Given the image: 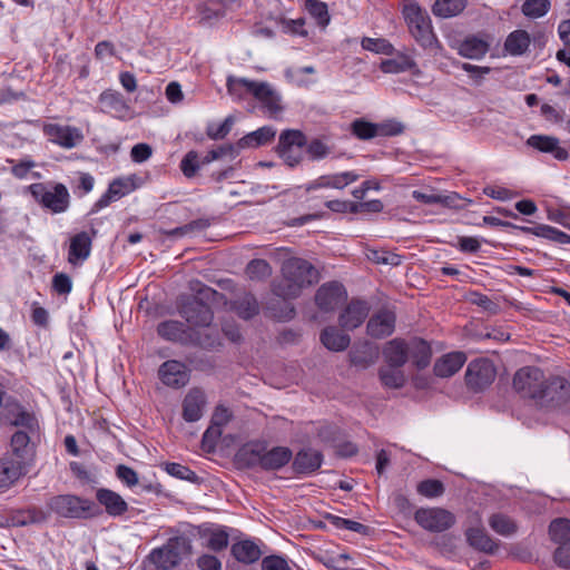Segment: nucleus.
<instances>
[{"instance_id": "nucleus-1", "label": "nucleus", "mask_w": 570, "mask_h": 570, "mask_svg": "<svg viewBox=\"0 0 570 570\" xmlns=\"http://www.w3.org/2000/svg\"><path fill=\"white\" fill-rule=\"evenodd\" d=\"M318 278V272L312 263L291 257L282 264V279L275 286V293L284 299L296 298L304 288L317 283Z\"/></svg>"}, {"instance_id": "nucleus-2", "label": "nucleus", "mask_w": 570, "mask_h": 570, "mask_svg": "<svg viewBox=\"0 0 570 570\" xmlns=\"http://www.w3.org/2000/svg\"><path fill=\"white\" fill-rule=\"evenodd\" d=\"M226 87L236 99L253 96L271 118L277 119L284 109L279 94L268 82L228 76Z\"/></svg>"}, {"instance_id": "nucleus-3", "label": "nucleus", "mask_w": 570, "mask_h": 570, "mask_svg": "<svg viewBox=\"0 0 570 570\" xmlns=\"http://www.w3.org/2000/svg\"><path fill=\"white\" fill-rule=\"evenodd\" d=\"M191 289L196 292V296L181 298L178 304V312L190 325L189 327L194 330L209 328L214 315L206 302L215 301L218 293L200 282H196Z\"/></svg>"}, {"instance_id": "nucleus-4", "label": "nucleus", "mask_w": 570, "mask_h": 570, "mask_svg": "<svg viewBox=\"0 0 570 570\" xmlns=\"http://www.w3.org/2000/svg\"><path fill=\"white\" fill-rule=\"evenodd\" d=\"M157 333L166 341L194 344L202 347H213L216 344L217 336L213 330L202 335L198 330L186 326L179 321H165L158 324Z\"/></svg>"}, {"instance_id": "nucleus-5", "label": "nucleus", "mask_w": 570, "mask_h": 570, "mask_svg": "<svg viewBox=\"0 0 570 570\" xmlns=\"http://www.w3.org/2000/svg\"><path fill=\"white\" fill-rule=\"evenodd\" d=\"M28 189L35 200L50 214H62L70 207L69 190L61 183H35Z\"/></svg>"}, {"instance_id": "nucleus-6", "label": "nucleus", "mask_w": 570, "mask_h": 570, "mask_svg": "<svg viewBox=\"0 0 570 570\" xmlns=\"http://www.w3.org/2000/svg\"><path fill=\"white\" fill-rule=\"evenodd\" d=\"M403 14L416 42L425 49H433L438 45V39L432 30L431 19L426 11L422 10L416 3H410L404 7Z\"/></svg>"}, {"instance_id": "nucleus-7", "label": "nucleus", "mask_w": 570, "mask_h": 570, "mask_svg": "<svg viewBox=\"0 0 570 570\" xmlns=\"http://www.w3.org/2000/svg\"><path fill=\"white\" fill-rule=\"evenodd\" d=\"M191 551L190 540L185 535L169 538L161 548L154 549L149 560L158 569L169 570L179 564L184 556Z\"/></svg>"}, {"instance_id": "nucleus-8", "label": "nucleus", "mask_w": 570, "mask_h": 570, "mask_svg": "<svg viewBox=\"0 0 570 570\" xmlns=\"http://www.w3.org/2000/svg\"><path fill=\"white\" fill-rule=\"evenodd\" d=\"M546 379L544 373L539 367L524 366L515 372L513 389L522 397L531 399L537 403Z\"/></svg>"}, {"instance_id": "nucleus-9", "label": "nucleus", "mask_w": 570, "mask_h": 570, "mask_svg": "<svg viewBox=\"0 0 570 570\" xmlns=\"http://www.w3.org/2000/svg\"><path fill=\"white\" fill-rule=\"evenodd\" d=\"M415 522L429 532L440 533L451 529L455 522V515L443 508H419L414 513Z\"/></svg>"}, {"instance_id": "nucleus-10", "label": "nucleus", "mask_w": 570, "mask_h": 570, "mask_svg": "<svg viewBox=\"0 0 570 570\" xmlns=\"http://www.w3.org/2000/svg\"><path fill=\"white\" fill-rule=\"evenodd\" d=\"M50 510L63 518L82 519L90 517L94 503L71 494L56 495L48 503Z\"/></svg>"}, {"instance_id": "nucleus-11", "label": "nucleus", "mask_w": 570, "mask_h": 570, "mask_svg": "<svg viewBox=\"0 0 570 570\" xmlns=\"http://www.w3.org/2000/svg\"><path fill=\"white\" fill-rule=\"evenodd\" d=\"M537 405L540 407L556 409L564 405L570 399V383L561 376L546 379L541 389Z\"/></svg>"}, {"instance_id": "nucleus-12", "label": "nucleus", "mask_w": 570, "mask_h": 570, "mask_svg": "<svg viewBox=\"0 0 570 570\" xmlns=\"http://www.w3.org/2000/svg\"><path fill=\"white\" fill-rule=\"evenodd\" d=\"M495 376L497 371L493 363L487 358H480L468 365L465 382L471 390L479 392L490 386Z\"/></svg>"}, {"instance_id": "nucleus-13", "label": "nucleus", "mask_w": 570, "mask_h": 570, "mask_svg": "<svg viewBox=\"0 0 570 570\" xmlns=\"http://www.w3.org/2000/svg\"><path fill=\"white\" fill-rule=\"evenodd\" d=\"M42 131L51 142L66 149L76 147L83 139L78 128L59 124H45Z\"/></svg>"}, {"instance_id": "nucleus-14", "label": "nucleus", "mask_w": 570, "mask_h": 570, "mask_svg": "<svg viewBox=\"0 0 570 570\" xmlns=\"http://www.w3.org/2000/svg\"><path fill=\"white\" fill-rule=\"evenodd\" d=\"M451 47L456 49L463 58L480 60L490 50L491 41L488 36L469 35L464 39L453 42Z\"/></svg>"}, {"instance_id": "nucleus-15", "label": "nucleus", "mask_w": 570, "mask_h": 570, "mask_svg": "<svg viewBox=\"0 0 570 570\" xmlns=\"http://www.w3.org/2000/svg\"><path fill=\"white\" fill-rule=\"evenodd\" d=\"M344 286L337 282L323 284L316 292L315 302L320 309L330 312L338 307L346 299Z\"/></svg>"}, {"instance_id": "nucleus-16", "label": "nucleus", "mask_w": 570, "mask_h": 570, "mask_svg": "<svg viewBox=\"0 0 570 570\" xmlns=\"http://www.w3.org/2000/svg\"><path fill=\"white\" fill-rule=\"evenodd\" d=\"M20 462L28 469L33 462L35 450L30 445V435L27 431L18 430L11 436L10 451L6 454Z\"/></svg>"}, {"instance_id": "nucleus-17", "label": "nucleus", "mask_w": 570, "mask_h": 570, "mask_svg": "<svg viewBox=\"0 0 570 570\" xmlns=\"http://www.w3.org/2000/svg\"><path fill=\"white\" fill-rule=\"evenodd\" d=\"M158 373L161 382L167 386L183 387L189 382L187 367L175 360L165 362Z\"/></svg>"}, {"instance_id": "nucleus-18", "label": "nucleus", "mask_w": 570, "mask_h": 570, "mask_svg": "<svg viewBox=\"0 0 570 570\" xmlns=\"http://www.w3.org/2000/svg\"><path fill=\"white\" fill-rule=\"evenodd\" d=\"M207 400L205 392L194 387L189 390L183 401V419L186 422H196L202 419L206 409Z\"/></svg>"}, {"instance_id": "nucleus-19", "label": "nucleus", "mask_w": 570, "mask_h": 570, "mask_svg": "<svg viewBox=\"0 0 570 570\" xmlns=\"http://www.w3.org/2000/svg\"><path fill=\"white\" fill-rule=\"evenodd\" d=\"M370 307L366 302L352 301L341 313L338 323L342 328L352 331L358 327L368 315Z\"/></svg>"}, {"instance_id": "nucleus-20", "label": "nucleus", "mask_w": 570, "mask_h": 570, "mask_svg": "<svg viewBox=\"0 0 570 570\" xmlns=\"http://www.w3.org/2000/svg\"><path fill=\"white\" fill-rule=\"evenodd\" d=\"M395 314L383 309L374 314L367 322V334L375 338L390 336L394 332Z\"/></svg>"}, {"instance_id": "nucleus-21", "label": "nucleus", "mask_w": 570, "mask_h": 570, "mask_svg": "<svg viewBox=\"0 0 570 570\" xmlns=\"http://www.w3.org/2000/svg\"><path fill=\"white\" fill-rule=\"evenodd\" d=\"M527 145L541 153H549L558 160H566L569 157L568 150L560 146L558 138L552 136L532 135L528 138Z\"/></svg>"}, {"instance_id": "nucleus-22", "label": "nucleus", "mask_w": 570, "mask_h": 570, "mask_svg": "<svg viewBox=\"0 0 570 570\" xmlns=\"http://www.w3.org/2000/svg\"><path fill=\"white\" fill-rule=\"evenodd\" d=\"M92 238L87 232H80L70 239L68 262L78 265L86 261L91 252Z\"/></svg>"}, {"instance_id": "nucleus-23", "label": "nucleus", "mask_w": 570, "mask_h": 570, "mask_svg": "<svg viewBox=\"0 0 570 570\" xmlns=\"http://www.w3.org/2000/svg\"><path fill=\"white\" fill-rule=\"evenodd\" d=\"M101 110L112 114L116 117H125L129 111V106L124 96L116 90L107 89L99 96Z\"/></svg>"}, {"instance_id": "nucleus-24", "label": "nucleus", "mask_w": 570, "mask_h": 570, "mask_svg": "<svg viewBox=\"0 0 570 570\" xmlns=\"http://www.w3.org/2000/svg\"><path fill=\"white\" fill-rule=\"evenodd\" d=\"M358 175L354 171H344L340 174L332 175H323L312 181L307 190L318 189V188H336L342 189L347 185L356 181L358 179Z\"/></svg>"}, {"instance_id": "nucleus-25", "label": "nucleus", "mask_w": 570, "mask_h": 570, "mask_svg": "<svg viewBox=\"0 0 570 570\" xmlns=\"http://www.w3.org/2000/svg\"><path fill=\"white\" fill-rule=\"evenodd\" d=\"M97 501L105 507L110 517H120L128 510L127 502L120 494L109 489H99L96 492Z\"/></svg>"}, {"instance_id": "nucleus-26", "label": "nucleus", "mask_w": 570, "mask_h": 570, "mask_svg": "<svg viewBox=\"0 0 570 570\" xmlns=\"http://www.w3.org/2000/svg\"><path fill=\"white\" fill-rule=\"evenodd\" d=\"M27 472V466L12 458L4 455L0 459V488L10 487Z\"/></svg>"}, {"instance_id": "nucleus-27", "label": "nucleus", "mask_w": 570, "mask_h": 570, "mask_svg": "<svg viewBox=\"0 0 570 570\" xmlns=\"http://www.w3.org/2000/svg\"><path fill=\"white\" fill-rule=\"evenodd\" d=\"M465 537L469 546L480 552L493 554L499 548L483 528H469L465 531Z\"/></svg>"}, {"instance_id": "nucleus-28", "label": "nucleus", "mask_w": 570, "mask_h": 570, "mask_svg": "<svg viewBox=\"0 0 570 570\" xmlns=\"http://www.w3.org/2000/svg\"><path fill=\"white\" fill-rule=\"evenodd\" d=\"M466 356L462 352H453L442 356L434 364V373L439 377L454 375L465 363Z\"/></svg>"}, {"instance_id": "nucleus-29", "label": "nucleus", "mask_w": 570, "mask_h": 570, "mask_svg": "<svg viewBox=\"0 0 570 570\" xmlns=\"http://www.w3.org/2000/svg\"><path fill=\"white\" fill-rule=\"evenodd\" d=\"M322 464L321 452L313 449H303L297 452L293 461V468L298 473H312Z\"/></svg>"}, {"instance_id": "nucleus-30", "label": "nucleus", "mask_w": 570, "mask_h": 570, "mask_svg": "<svg viewBox=\"0 0 570 570\" xmlns=\"http://www.w3.org/2000/svg\"><path fill=\"white\" fill-rule=\"evenodd\" d=\"M292 456V451L286 446H275L271 450L265 446L262 469L266 471L279 470L291 461Z\"/></svg>"}, {"instance_id": "nucleus-31", "label": "nucleus", "mask_w": 570, "mask_h": 570, "mask_svg": "<svg viewBox=\"0 0 570 570\" xmlns=\"http://www.w3.org/2000/svg\"><path fill=\"white\" fill-rule=\"evenodd\" d=\"M409 343L401 340L390 341L383 350L386 363L392 367H401L409 360Z\"/></svg>"}, {"instance_id": "nucleus-32", "label": "nucleus", "mask_w": 570, "mask_h": 570, "mask_svg": "<svg viewBox=\"0 0 570 570\" xmlns=\"http://www.w3.org/2000/svg\"><path fill=\"white\" fill-rule=\"evenodd\" d=\"M321 342L327 350L341 352L348 347L351 337L335 326H328L322 331Z\"/></svg>"}, {"instance_id": "nucleus-33", "label": "nucleus", "mask_w": 570, "mask_h": 570, "mask_svg": "<svg viewBox=\"0 0 570 570\" xmlns=\"http://www.w3.org/2000/svg\"><path fill=\"white\" fill-rule=\"evenodd\" d=\"M230 551L238 562L245 564L256 562L262 556L259 547L252 540H243L234 543Z\"/></svg>"}, {"instance_id": "nucleus-34", "label": "nucleus", "mask_w": 570, "mask_h": 570, "mask_svg": "<svg viewBox=\"0 0 570 570\" xmlns=\"http://www.w3.org/2000/svg\"><path fill=\"white\" fill-rule=\"evenodd\" d=\"M276 130L271 126H264L247 134L238 141L239 148L258 147L266 145L275 138Z\"/></svg>"}, {"instance_id": "nucleus-35", "label": "nucleus", "mask_w": 570, "mask_h": 570, "mask_svg": "<svg viewBox=\"0 0 570 570\" xmlns=\"http://www.w3.org/2000/svg\"><path fill=\"white\" fill-rule=\"evenodd\" d=\"M409 358L413 361V363L419 368H424L430 364L431 361V347L430 345L420 338H414L409 343Z\"/></svg>"}, {"instance_id": "nucleus-36", "label": "nucleus", "mask_w": 570, "mask_h": 570, "mask_svg": "<svg viewBox=\"0 0 570 570\" xmlns=\"http://www.w3.org/2000/svg\"><path fill=\"white\" fill-rule=\"evenodd\" d=\"M490 528L502 537H511L518 532V523L504 513H493L489 518Z\"/></svg>"}, {"instance_id": "nucleus-37", "label": "nucleus", "mask_w": 570, "mask_h": 570, "mask_svg": "<svg viewBox=\"0 0 570 570\" xmlns=\"http://www.w3.org/2000/svg\"><path fill=\"white\" fill-rule=\"evenodd\" d=\"M265 452V444L263 443H249L244 445L239 452L238 458L247 466H259L262 468Z\"/></svg>"}, {"instance_id": "nucleus-38", "label": "nucleus", "mask_w": 570, "mask_h": 570, "mask_svg": "<svg viewBox=\"0 0 570 570\" xmlns=\"http://www.w3.org/2000/svg\"><path fill=\"white\" fill-rule=\"evenodd\" d=\"M466 0H435L432 12L436 17L451 18L461 13L465 7Z\"/></svg>"}, {"instance_id": "nucleus-39", "label": "nucleus", "mask_w": 570, "mask_h": 570, "mask_svg": "<svg viewBox=\"0 0 570 570\" xmlns=\"http://www.w3.org/2000/svg\"><path fill=\"white\" fill-rule=\"evenodd\" d=\"M529 45V33L524 30H515L508 36L504 48L510 55L520 56L527 51Z\"/></svg>"}, {"instance_id": "nucleus-40", "label": "nucleus", "mask_w": 570, "mask_h": 570, "mask_svg": "<svg viewBox=\"0 0 570 570\" xmlns=\"http://www.w3.org/2000/svg\"><path fill=\"white\" fill-rule=\"evenodd\" d=\"M233 308L237 315L244 320H249L257 315L259 306L254 295L245 293L233 302Z\"/></svg>"}, {"instance_id": "nucleus-41", "label": "nucleus", "mask_w": 570, "mask_h": 570, "mask_svg": "<svg viewBox=\"0 0 570 570\" xmlns=\"http://www.w3.org/2000/svg\"><path fill=\"white\" fill-rule=\"evenodd\" d=\"M380 69L384 73H400L416 69V63L409 56L400 55L394 59L383 60L380 65Z\"/></svg>"}, {"instance_id": "nucleus-42", "label": "nucleus", "mask_w": 570, "mask_h": 570, "mask_svg": "<svg viewBox=\"0 0 570 570\" xmlns=\"http://www.w3.org/2000/svg\"><path fill=\"white\" fill-rule=\"evenodd\" d=\"M549 534L556 543L568 544L570 541V520L559 518L553 520L549 525Z\"/></svg>"}, {"instance_id": "nucleus-43", "label": "nucleus", "mask_w": 570, "mask_h": 570, "mask_svg": "<svg viewBox=\"0 0 570 570\" xmlns=\"http://www.w3.org/2000/svg\"><path fill=\"white\" fill-rule=\"evenodd\" d=\"M306 137L301 130L286 129L279 135L277 149H301Z\"/></svg>"}, {"instance_id": "nucleus-44", "label": "nucleus", "mask_w": 570, "mask_h": 570, "mask_svg": "<svg viewBox=\"0 0 570 570\" xmlns=\"http://www.w3.org/2000/svg\"><path fill=\"white\" fill-rule=\"evenodd\" d=\"M305 9L322 28H325L330 23L331 17L325 2L320 0H306Z\"/></svg>"}, {"instance_id": "nucleus-45", "label": "nucleus", "mask_w": 570, "mask_h": 570, "mask_svg": "<svg viewBox=\"0 0 570 570\" xmlns=\"http://www.w3.org/2000/svg\"><path fill=\"white\" fill-rule=\"evenodd\" d=\"M17 412L13 413V417L10 419V424L17 428H21L22 431L33 433L38 430V421L31 413L22 410L20 406H16Z\"/></svg>"}, {"instance_id": "nucleus-46", "label": "nucleus", "mask_w": 570, "mask_h": 570, "mask_svg": "<svg viewBox=\"0 0 570 570\" xmlns=\"http://www.w3.org/2000/svg\"><path fill=\"white\" fill-rule=\"evenodd\" d=\"M380 379L384 386L390 389H400L405 383V376L400 367H382L380 370Z\"/></svg>"}, {"instance_id": "nucleus-47", "label": "nucleus", "mask_w": 570, "mask_h": 570, "mask_svg": "<svg viewBox=\"0 0 570 570\" xmlns=\"http://www.w3.org/2000/svg\"><path fill=\"white\" fill-rule=\"evenodd\" d=\"M352 134L362 140L379 137L377 124L366 121L364 119H356L351 124Z\"/></svg>"}, {"instance_id": "nucleus-48", "label": "nucleus", "mask_w": 570, "mask_h": 570, "mask_svg": "<svg viewBox=\"0 0 570 570\" xmlns=\"http://www.w3.org/2000/svg\"><path fill=\"white\" fill-rule=\"evenodd\" d=\"M362 48L367 51H372L381 55H393V45L384 38H370L364 37L361 41Z\"/></svg>"}, {"instance_id": "nucleus-49", "label": "nucleus", "mask_w": 570, "mask_h": 570, "mask_svg": "<svg viewBox=\"0 0 570 570\" xmlns=\"http://www.w3.org/2000/svg\"><path fill=\"white\" fill-rule=\"evenodd\" d=\"M246 274L250 279L263 281L272 275V267L265 259H253L246 266Z\"/></svg>"}, {"instance_id": "nucleus-50", "label": "nucleus", "mask_w": 570, "mask_h": 570, "mask_svg": "<svg viewBox=\"0 0 570 570\" xmlns=\"http://www.w3.org/2000/svg\"><path fill=\"white\" fill-rule=\"evenodd\" d=\"M350 357L353 365L366 368L375 363L377 352H373L368 346H363L361 350L352 351Z\"/></svg>"}, {"instance_id": "nucleus-51", "label": "nucleus", "mask_w": 570, "mask_h": 570, "mask_svg": "<svg viewBox=\"0 0 570 570\" xmlns=\"http://www.w3.org/2000/svg\"><path fill=\"white\" fill-rule=\"evenodd\" d=\"M549 9V0H525L522 4L523 14L532 19L543 17Z\"/></svg>"}, {"instance_id": "nucleus-52", "label": "nucleus", "mask_w": 570, "mask_h": 570, "mask_svg": "<svg viewBox=\"0 0 570 570\" xmlns=\"http://www.w3.org/2000/svg\"><path fill=\"white\" fill-rule=\"evenodd\" d=\"M417 492L425 498H438L444 493V485L441 481L428 479L417 484Z\"/></svg>"}, {"instance_id": "nucleus-53", "label": "nucleus", "mask_w": 570, "mask_h": 570, "mask_svg": "<svg viewBox=\"0 0 570 570\" xmlns=\"http://www.w3.org/2000/svg\"><path fill=\"white\" fill-rule=\"evenodd\" d=\"M200 22L212 24L225 16V8L220 3L219 8H214L209 3H204L198 7Z\"/></svg>"}, {"instance_id": "nucleus-54", "label": "nucleus", "mask_w": 570, "mask_h": 570, "mask_svg": "<svg viewBox=\"0 0 570 570\" xmlns=\"http://www.w3.org/2000/svg\"><path fill=\"white\" fill-rule=\"evenodd\" d=\"M539 237L552 240L558 244H570V235L549 225H540Z\"/></svg>"}, {"instance_id": "nucleus-55", "label": "nucleus", "mask_w": 570, "mask_h": 570, "mask_svg": "<svg viewBox=\"0 0 570 570\" xmlns=\"http://www.w3.org/2000/svg\"><path fill=\"white\" fill-rule=\"evenodd\" d=\"M202 165V160H198V154L196 151H189L181 159L180 169L187 178H191Z\"/></svg>"}, {"instance_id": "nucleus-56", "label": "nucleus", "mask_w": 570, "mask_h": 570, "mask_svg": "<svg viewBox=\"0 0 570 570\" xmlns=\"http://www.w3.org/2000/svg\"><path fill=\"white\" fill-rule=\"evenodd\" d=\"M165 470L171 476H175L180 480L195 482L198 479V476L193 470L179 463H166Z\"/></svg>"}, {"instance_id": "nucleus-57", "label": "nucleus", "mask_w": 570, "mask_h": 570, "mask_svg": "<svg viewBox=\"0 0 570 570\" xmlns=\"http://www.w3.org/2000/svg\"><path fill=\"white\" fill-rule=\"evenodd\" d=\"M210 224H209L208 219L200 218V219L193 220L181 227H177V228L169 230L168 235L169 236H184V235L191 234L195 232L204 230Z\"/></svg>"}, {"instance_id": "nucleus-58", "label": "nucleus", "mask_w": 570, "mask_h": 570, "mask_svg": "<svg viewBox=\"0 0 570 570\" xmlns=\"http://www.w3.org/2000/svg\"><path fill=\"white\" fill-rule=\"evenodd\" d=\"M234 124V119L232 116H228L222 124L219 125H208L206 134L210 139H223L226 137L232 130V126Z\"/></svg>"}, {"instance_id": "nucleus-59", "label": "nucleus", "mask_w": 570, "mask_h": 570, "mask_svg": "<svg viewBox=\"0 0 570 570\" xmlns=\"http://www.w3.org/2000/svg\"><path fill=\"white\" fill-rule=\"evenodd\" d=\"M116 475L124 484L130 488L139 482L137 472L125 464H119L116 468Z\"/></svg>"}, {"instance_id": "nucleus-60", "label": "nucleus", "mask_w": 570, "mask_h": 570, "mask_svg": "<svg viewBox=\"0 0 570 570\" xmlns=\"http://www.w3.org/2000/svg\"><path fill=\"white\" fill-rule=\"evenodd\" d=\"M262 570H291L288 562L281 556H268L262 560Z\"/></svg>"}, {"instance_id": "nucleus-61", "label": "nucleus", "mask_w": 570, "mask_h": 570, "mask_svg": "<svg viewBox=\"0 0 570 570\" xmlns=\"http://www.w3.org/2000/svg\"><path fill=\"white\" fill-rule=\"evenodd\" d=\"M153 155V148L145 142L135 145L130 150V157L134 163H144Z\"/></svg>"}, {"instance_id": "nucleus-62", "label": "nucleus", "mask_w": 570, "mask_h": 570, "mask_svg": "<svg viewBox=\"0 0 570 570\" xmlns=\"http://www.w3.org/2000/svg\"><path fill=\"white\" fill-rule=\"evenodd\" d=\"M307 153L312 159H322L331 153V148L322 140L314 139L308 144Z\"/></svg>"}, {"instance_id": "nucleus-63", "label": "nucleus", "mask_w": 570, "mask_h": 570, "mask_svg": "<svg viewBox=\"0 0 570 570\" xmlns=\"http://www.w3.org/2000/svg\"><path fill=\"white\" fill-rule=\"evenodd\" d=\"M228 546V534L224 530L212 532L207 547L214 551H220Z\"/></svg>"}, {"instance_id": "nucleus-64", "label": "nucleus", "mask_w": 570, "mask_h": 570, "mask_svg": "<svg viewBox=\"0 0 570 570\" xmlns=\"http://www.w3.org/2000/svg\"><path fill=\"white\" fill-rule=\"evenodd\" d=\"M553 561L566 570H570V543L559 546L553 553Z\"/></svg>"}]
</instances>
